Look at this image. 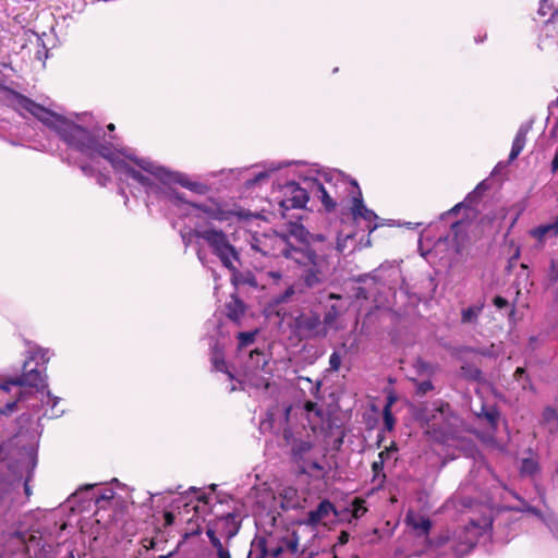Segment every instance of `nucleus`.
Listing matches in <instances>:
<instances>
[{
	"label": "nucleus",
	"mask_w": 558,
	"mask_h": 558,
	"mask_svg": "<svg viewBox=\"0 0 558 558\" xmlns=\"http://www.w3.org/2000/svg\"><path fill=\"white\" fill-rule=\"evenodd\" d=\"M252 247L265 256H283L293 260L299 267V281L307 289L325 284L335 271V266L326 253L306 243L293 246L286 235L257 240Z\"/></svg>",
	"instance_id": "1"
},
{
	"label": "nucleus",
	"mask_w": 558,
	"mask_h": 558,
	"mask_svg": "<svg viewBox=\"0 0 558 558\" xmlns=\"http://www.w3.org/2000/svg\"><path fill=\"white\" fill-rule=\"evenodd\" d=\"M191 235L202 239L208 245L211 253L219 258L222 266L230 270L233 276L239 272L234 262L240 260V254L234 245L231 244L223 230L196 225L191 231Z\"/></svg>",
	"instance_id": "2"
},
{
	"label": "nucleus",
	"mask_w": 558,
	"mask_h": 558,
	"mask_svg": "<svg viewBox=\"0 0 558 558\" xmlns=\"http://www.w3.org/2000/svg\"><path fill=\"white\" fill-rule=\"evenodd\" d=\"M1 89L7 95L5 100L8 106L16 111L20 116H24V111L28 112L41 123L52 129L57 134L59 133V128L61 124H63V122H65L66 118L47 109L43 105L34 101L33 99L11 87L2 85Z\"/></svg>",
	"instance_id": "3"
},
{
	"label": "nucleus",
	"mask_w": 558,
	"mask_h": 558,
	"mask_svg": "<svg viewBox=\"0 0 558 558\" xmlns=\"http://www.w3.org/2000/svg\"><path fill=\"white\" fill-rule=\"evenodd\" d=\"M59 137L71 148L90 155V147L96 134L70 120L59 128Z\"/></svg>",
	"instance_id": "4"
},
{
	"label": "nucleus",
	"mask_w": 558,
	"mask_h": 558,
	"mask_svg": "<svg viewBox=\"0 0 558 558\" xmlns=\"http://www.w3.org/2000/svg\"><path fill=\"white\" fill-rule=\"evenodd\" d=\"M291 329L299 340L325 338L328 333V329L323 325L319 314L313 311L301 312L295 316Z\"/></svg>",
	"instance_id": "5"
},
{
	"label": "nucleus",
	"mask_w": 558,
	"mask_h": 558,
	"mask_svg": "<svg viewBox=\"0 0 558 558\" xmlns=\"http://www.w3.org/2000/svg\"><path fill=\"white\" fill-rule=\"evenodd\" d=\"M171 197L175 198L179 202L186 203L191 207L196 208L204 214H206L210 219L217 220V221H228L232 218L236 217L239 219H247L251 215L241 209V210H232V209H225L219 203H216L214 201H210L209 203H189L184 199L183 195L173 192L171 193Z\"/></svg>",
	"instance_id": "6"
},
{
	"label": "nucleus",
	"mask_w": 558,
	"mask_h": 558,
	"mask_svg": "<svg viewBox=\"0 0 558 558\" xmlns=\"http://www.w3.org/2000/svg\"><path fill=\"white\" fill-rule=\"evenodd\" d=\"M35 360V354H32L23 363L22 374L20 376L10 378L8 383L19 387H29L36 390H44L47 387L45 371L46 367H32V362Z\"/></svg>",
	"instance_id": "7"
},
{
	"label": "nucleus",
	"mask_w": 558,
	"mask_h": 558,
	"mask_svg": "<svg viewBox=\"0 0 558 558\" xmlns=\"http://www.w3.org/2000/svg\"><path fill=\"white\" fill-rule=\"evenodd\" d=\"M350 184L354 189L351 198L350 214L353 220L363 219L366 222V229L369 233L378 228L376 220L378 216L369 208H367L363 201L362 191L355 180H351Z\"/></svg>",
	"instance_id": "8"
},
{
	"label": "nucleus",
	"mask_w": 558,
	"mask_h": 558,
	"mask_svg": "<svg viewBox=\"0 0 558 558\" xmlns=\"http://www.w3.org/2000/svg\"><path fill=\"white\" fill-rule=\"evenodd\" d=\"M310 199L306 189L296 182H289L283 187V198L279 202L281 215L286 217V213L290 209L304 208Z\"/></svg>",
	"instance_id": "9"
},
{
	"label": "nucleus",
	"mask_w": 558,
	"mask_h": 558,
	"mask_svg": "<svg viewBox=\"0 0 558 558\" xmlns=\"http://www.w3.org/2000/svg\"><path fill=\"white\" fill-rule=\"evenodd\" d=\"M207 529L226 538V543L229 544V542L239 533L241 529V520L238 513L229 512L209 521Z\"/></svg>",
	"instance_id": "10"
},
{
	"label": "nucleus",
	"mask_w": 558,
	"mask_h": 558,
	"mask_svg": "<svg viewBox=\"0 0 558 558\" xmlns=\"http://www.w3.org/2000/svg\"><path fill=\"white\" fill-rule=\"evenodd\" d=\"M331 514L338 517L336 506L329 499H323L316 509L307 512L304 524L311 527H316L319 524L326 525V519Z\"/></svg>",
	"instance_id": "11"
},
{
	"label": "nucleus",
	"mask_w": 558,
	"mask_h": 558,
	"mask_svg": "<svg viewBox=\"0 0 558 558\" xmlns=\"http://www.w3.org/2000/svg\"><path fill=\"white\" fill-rule=\"evenodd\" d=\"M165 182H175L181 186L199 195H204L209 191V187L206 184L197 181H192L189 179L187 175L180 172H170V178H166Z\"/></svg>",
	"instance_id": "12"
},
{
	"label": "nucleus",
	"mask_w": 558,
	"mask_h": 558,
	"mask_svg": "<svg viewBox=\"0 0 558 558\" xmlns=\"http://www.w3.org/2000/svg\"><path fill=\"white\" fill-rule=\"evenodd\" d=\"M210 362L214 371L226 373L230 380L234 379L233 373L227 366L223 349L218 342L211 347Z\"/></svg>",
	"instance_id": "13"
},
{
	"label": "nucleus",
	"mask_w": 558,
	"mask_h": 558,
	"mask_svg": "<svg viewBox=\"0 0 558 558\" xmlns=\"http://www.w3.org/2000/svg\"><path fill=\"white\" fill-rule=\"evenodd\" d=\"M246 306L244 302L235 294H232L230 300L226 303V315L227 317L239 324L244 316Z\"/></svg>",
	"instance_id": "14"
},
{
	"label": "nucleus",
	"mask_w": 558,
	"mask_h": 558,
	"mask_svg": "<svg viewBox=\"0 0 558 558\" xmlns=\"http://www.w3.org/2000/svg\"><path fill=\"white\" fill-rule=\"evenodd\" d=\"M312 189L315 192L316 196L322 202L324 209L326 213H332L335 211L337 207V203L333 201V198L329 195L323 183H320L318 180L312 181Z\"/></svg>",
	"instance_id": "15"
},
{
	"label": "nucleus",
	"mask_w": 558,
	"mask_h": 558,
	"mask_svg": "<svg viewBox=\"0 0 558 558\" xmlns=\"http://www.w3.org/2000/svg\"><path fill=\"white\" fill-rule=\"evenodd\" d=\"M113 165H114V167H119L121 170H123L128 177L132 178L133 180L138 182L141 185H143L145 187L153 186V182L148 177L144 175L142 172L134 169L133 167L128 165L125 161L121 160V161L114 162Z\"/></svg>",
	"instance_id": "16"
},
{
	"label": "nucleus",
	"mask_w": 558,
	"mask_h": 558,
	"mask_svg": "<svg viewBox=\"0 0 558 558\" xmlns=\"http://www.w3.org/2000/svg\"><path fill=\"white\" fill-rule=\"evenodd\" d=\"M529 133V129L526 126H521L513 140L511 151L509 154V160L513 161L518 158V156L522 153L524 149L525 143H526V136Z\"/></svg>",
	"instance_id": "17"
},
{
	"label": "nucleus",
	"mask_w": 558,
	"mask_h": 558,
	"mask_svg": "<svg viewBox=\"0 0 558 558\" xmlns=\"http://www.w3.org/2000/svg\"><path fill=\"white\" fill-rule=\"evenodd\" d=\"M313 449V444L310 440L296 439L291 445V457L294 462L303 461L304 456Z\"/></svg>",
	"instance_id": "18"
},
{
	"label": "nucleus",
	"mask_w": 558,
	"mask_h": 558,
	"mask_svg": "<svg viewBox=\"0 0 558 558\" xmlns=\"http://www.w3.org/2000/svg\"><path fill=\"white\" fill-rule=\"evenodd\" d=\"M466 227L468 223L465 221H457L452 223L451 231L453 233V241L456 243V252L461 253L464 246V238L466 236Z\"/></svg>",
	"instance_id": "19"
},
{
	"label": "nucleus",
	"mask_w": 558,
	"mask_h": 558,
	"mask_svg": "<svg viewBox=\"0 0 558 558\" xmlns=\"http://www.w3.org/2000/svg\"><path fill=\"white\" fill-rule=\"evenodd\" d=\"M460 371H461V376L469 381H475V383L484 381V376H483L482 371L473 364L465 362L461 365Z\"/></svg>",
	"instance_id": "20"
},
{
	"label": "nucleus",
	"mask_w": 558,
	"mask_h": 558,
	"mask_svg": "<svg viewBox=\"0 0 558 558\" xmlns=\"http://www.w3.org/2000/svg\"><path fill=\"white\" fill-rule=\"evenodd\" d=\"M136 163L146 172H149L154 177L158 178L162 182L166 181V178H170V171L166 170L162 167H156L151 162L146 161L144 159L136 160Z\"/></svg>",
	"instance_id": "21"
},
{
	"label": "nucleus",
	"mask_w": 558,
	"mask_h": 558,
	"mask_svg": "<svg viewBox=\"0 0 558 558\" xmlns=\"http://www.w3.org/2000/svg\"><path fill=\"white\" fill-rule=\"evenodd\" d=\"M558 234V225H542L531 230V235L542 242L546 236H555Z\"/></svg>",
	"instance_id": "22"
},
{
	"label": "nucleus",
	"mask_w": 558,
	"mask_h": 558,
	"mask_svg": "<svg viewBox=\"0 0 558 558\" xmlns=\"http://www.w3.org/2000/svg\"><path fill=\"white\" fill-rule=\"evenodd\" d=\"M477 415L480 417L485 418L492 428H494V429L497 428L500 413L496 407L482 405L481 412Z\"/></svg>",
	"instance_id": "23"
},
{
	"label": "nucleus",
	"mask_w": 558,
	"mask_h": 558,
	"mask_svg": "<svg viewBox=\"0 0 558 558\" xmlns=\"http://www.w3.org/2000/svg\"><path fill=\"white\" fill-rule=\"evenodd\" d=\"M94 154H97L102 158L112 161V153L110 147L107 144L101 143L98 135L95 136L90 147V155L87 156L93 157Z\"/></svg>",
	"instance_id": "24"
},
{
	"label": "nucleus",
	"mask_w": 558,
	"mask_h": 558,
	"mask_svg": "<svg viewBox=\"0 0 558 558\" xmlns=\"http://www.w3.org/2000/svg\"><path fill=\"white\" fill-rule=\"evenodd\" d=\"M385 462L386 461L378 458V460L372 463V482L375 483L377 487H383L386 482V474L384 472Z\"/></svg>",
	"instance_id": "25"
},
{
	"label": "nucleus",
	"mask_w": 558,
	"mask_h": 558,
	"mask_svg": "<svg viewBox=\"0 0 558 558\" xmlns=\"http://www.w3.org/2000/svg\"><path fill=\"white\" fill-rule=\"evenodd\" d=\"M539 472V464L533 458H524L522 459L520 466V474L522 476H534Z\"/></svg>",
	"instance_id": "26"
},
{
	"label": "nucleus",
	"mask_w": 558,
	"mask_h": 558,
	"mask_svg": "<svg viewBox=\"0 0 558 558\" xmlns=\"http://www.w3.org/2000/svg\"><path fill=\"white\" fill-rule=\"evenodd\" d=\"M483 308L484 303H480L478 305L469 306L468 308L462 310L461 322L463 324L475 323Z\"/></svg>",
	"instance_id": "27"
},
{
	"label": "nucleus",
	"mask_w": 558,
	"mask_h": 558,
	"mask_svg": "<svg viewBox=\"0 0 558 558\" xmlns=\"http://www.w3.org/2000/svg\"><path fill=\"white\" fill-rule=\"evenodd\" d=\"M414 368L416 369L417 374L420 376H432L435 374V366L433 364H430L429 362L418 357L416 359L415 363H414Z\"/></svg>",
	"instance_id": "28"
},
{
	"label": "nucleus",
	"mask_w": 558,
	"mask_h": 558,
	"mask_svg": "<svg viewBox=\"0 0 558 558\" xmlns=\"http://www.w3.org/2000/svg\"><path fill=\"white\" fill-rule=\"evenodd\" d=\"M257 335V330L254 331H242L238 333V348L242 350L243 348L248 347L255 341Z\"/></svg>",
	"instance_id": "29"
},
{
	"label": "nucleus",
	"mask_w": 558,
	"mask_h": 558,
	"mask_svg": "<svg viewBox=\"0 0 558 558\" xmlns=\"http://www.w3.org/2000/svg\"><path fill=\"white\" fill-rule=\"evenodd\" d=\"M365 504L366 501L363 498H354L352 501V517L354 519H360L367 512Z\"/></svg>",
	"instance_id": "30"
},
{
	"label": "nucleus",
	"mask_w": 558,
	"mask_h": 558,
	"mask_svg": "<svg viewBox=\"0 0 558 558\" xmlns=\"http://www.w3.org/2000/svg\"><path fill=\"white\" fill-rule=\"evenodd\" d=\"M412 526L414 530L420 531L422 535H427L432 529V521L429 518L421 517L412 523Z\"/></svg>",
	"instance_id": "31"
},
{
	"label": "nucleus",
	"mask_w": 558,
	"mask_h": 558,
	"mask_svg": "<svg viewBox=\"0 0 558 558\" xmlns=\"http://www.w3.org/2000/svg\"><path fill=\"white\" fill-rule=\"evenodd\" d=\"M413 383L415 384V391L417 396H425L434 389V385L429 379L422 381L413 379Z\"/></svg>",
	"instance_id": "32"
},
{
	"label": "nucleus",
	"mask_w": 558,
	"mask_h": 558,
	"mask_svg": "<svg viewBox=\"0 0 558 558\" xmlns=\"http://www.w3.org/2000/svg\"><path fill=\"white\" fill-rule=\"evenodd\" d=\"M339 312L336 305H331L328 312L324 315V319L322 320L325 328L331 326L338 318Z\"/></svg>",
	"instance_id": "33"
},
{
	"label": "nucleus",
	"mask_w": 558,
	"mask_h": 558,
	"mask_svg": "<svg viewBox=\"0 0 558 558\" xmlns=\"http://www.w3.org/2000/svg\"><path fill=\"white\" fill-rule=\"evenodd\" d=\"M384 429L391 432L395 428L396 420L392 411L388 408L383 409Z\"/></svg>",
	"instance_id": "34"
},
{
	"label": "nucleus",
	"mask_w": 558,
	"mask_h": 558,
	"mask_svg": "<svg viewBox=\"0 0 558 558\" xmlns=\"http://www.w3.org/2000/svg\"><path fill=\"white\" fill-rule=\"evenodd\" d=\"M202 533L201 525L197 523V521L189 520L187 527L185 531V537H194L198 536Z\"/></svg>",
	"instance_id": "35"
},
{
	"label": "nucleus",
	"mask_w": 558,
	"mask_h": 558,
	"mask_svg": "<svg viewBox=\"0 0 558 558\" xmlns=\"http://www.w3.org/2000/svg\"><path fill=\"white\" fill-rule=\"evenodd\" d=\"M341 366V355L338 352H332L329 356V368L330 372H338Z\"/></svg>",
	"instance_id": "36"
},
{
	"label": "nucleus",
	"mask_w": 558,
	"mask_h": 558,
	"mask_svg": "<svg viewBox=\"0 0 558 558\" xmlns=\"http://www.w3.org/2000/svg\"><path fill=\"white\" fill-rule=\"evenodd\" d=\"M206 534H207V536H208V538H209V542H210L211 546H213L216 550H218V548H220V549H221V548L226 547V546L221 543V541H220V538H219V536H218L219 534L215 533L214 531H211V530H209V529H206Z\"/></svg>",
	"instance_id": "37"
},
{
	"label": "nucleus",
	"mask_w": 558,
	"mask_h": 558,
	"mask_svg": "<svg viewBox=\"0 0 558 558\" xmlns=\"http://www.w3.org/2000/svg\"><path fill=\"white\" fill-rule=\"evenodd\" d=\"M397 451H398V446H397L396 441H391V444L388 447H385V449L378 453V458L386 461L387 459H389L391 453L397 452Z\"/></svg>",
	"instance_id": "38"
},
{
	"label": "nucleus",
	"mask_w": 558,
	"mask_h": 558,
	"mask_svg": "<svg viewBox=\"0 0 558 558\" xmlns=\"http://www.w3.org/2000/svg\"><path fill=\"white\" fill-rule=\"evenodd\" d=\"M9 494V484L0 482V511L5 508V499Z\"/></svg>",
	"instance_id": "39"
},
{
	"label": "nucleus",
	"mask_w": 558,
	"mask_h": 558,
	"mask_svg": "<svg viewBox=\"0 0 558 558\" xmlns=\"http://www.w3.org/2000/svg\"><path fill=\"white\" fill-rule=\"evenodd\" d=\"M257 547L259 548V553L254 556L253 551L251 550L248 553L247 558H266V555H267L266 542L264 539H260L257 544Z\"/></svg>",
	"instance_id": "40"
},
{
	"label": "nucleus",
	"mask_w": 558,
	"mask_h": 558,
	"mask_svg": "<svg viewBox=\"0 0 558 558\" xmlns=\"http://www.w3.org/2000/svg\"><path fill=\"white\" fill-rule=\"evenodd\" d=\"M286 549L291 554H295L299 550V538L295 534L286 542Z\"/></svg>",
	"instance_id": "41"
},
{
	"label": "nucleus",
	"mask_w": 558,
	"mask_h": 558,
	"mask_svg": "<svg viewBox=\"0 0 558 558\" xmlns=\"http://www.w3.org/2000/svg\"><path fill=\"white\" fill-rule=\"evenodd\" d=\"M459 352L462 354L474 353V354H481L483 356L489 355L488 350H481V349H475V348H471V347H463V348L459 349Z\"/></svg>",
	"instance_id": "42"
},
{
	"label": "nucleus",
	"mask_w": 558,
	"mask_h": 558,
	"mask_svg": "<svg viewBox=\"0 0 558 558\" xmlns=\"http://www.w3.org/2000/svg\"><path fill=\"white\" fill-rule=\"evenodd\" d=\"M268 177H269L268 173L259 172L253 179L247 180L245 184H246L247 187H251V186L259 183L260 181H264V180L268 179Z\"/></svg>",
	"instance_id": "43"
},
{
	"label": "nucleus",
	"mask_w": 558,
	"mask_h": 558,
	"mask_svg": "<svg viewBox=\"0 0 558 558\" xmlns=\"http://www.w3.org/2000/svg\"><path fill=\"white\" fill-rule=\"evenodd\" d=\"M295 293L294 287H288L282 294L277 298V302H287Z\"/></svg>",
	"instance_id": "44"
},
{
	"label": "nucleus",
	"mask_w": 558,
	"mask_h": 558,
	"mask_svg": "<svg viewBox=\"0 0 558 558\" xmlns=\"http://www.w3.org/2000/svg\"><path fill=\"white\" fill-rule=\"evenodd\" d=\"M543 415H544L545 421H547V422L553 421V420H558V412L554 408H550V407H547L544 410Z\"/></svg>",
	"instance_id": "45"
},
{
	"label": "nucleus",
	"mask_w": 558,
	"mask_h": 558,
	"mask_svg": "<svg viewBox=\"0 0 558 558\" xmlns=\"http://www.w3.org/2000/svg\"><path fill=\"white\" fill-rule=\"evenodd\" d=\"M282 437L286 444L290 446L293 444L294 440H296L293 436V432L289 427L283 428Z\"/></svg>",
	"instance_id": "46"
},
{
	"label": "nucleus",
	"mask_w": 558,
	"mask_h": 558,
	"mask_svg": "<svg viewBox=\"0 0 558 558\" xmlns=\"http://www.w3.org/2000/svg\"><path fill=\"white\" fill-rule=\"evenodd\" d=\"M17 401L8 402L4 408L0 409V415H9L15 411Z\"/></svg>",
	"instance_id": "47"
},
{
	"label": "nucleus",
	"mask_w": 558,
	"mask_h": 558,
	"mask_svg": "<svg viewBox=\"0 0 558 558\" xmlns=\"http://www.w3.org/2000/svg\"><path fill=\"white\" fill-rule=\"evenodd\" d=\"M493 304H494L497 308L501 310V308H506V307H508L509 302H508V300H507V299H505L504 296L497 295V296H495V298H494V300H493Z\"/></svg>",
	"instance_id": "48"
},
{
	"label": "nucleus",
	"mask_w": 558,
	"mask_h": 558,
	"mask_svg": "<svg viewBox=\"0 0 558 558\" xmlns=\"http://www.w3.org/2000/svg\"><path fill=\"white\" fill-rule=\"evenodd\" d=\"M354 296L357 300H368V292L364 287H357L354 291Z\"/></svg>",
	"instance_id": "49"
},
{
	"label": "nucleus",
	"mask_w": 558,
	"mask_h": 558,
	"mask_svg": "<svg viewBox=\"0 0 558 558\" xmlns=\"http://www.w3.org/2000/svg\"><path fill=\"white\" fill-rule=\"evenodd\" d=\"M549 277L554 281L558 280V263L556 264V262L554 259L550 263Z\"/></svg>",
	"instance_id": "50"
},
{
	"label": "nucleus",
	"mask_w": 558,
	"mask_h": 558,
	"mask_svg": "<svg viewBox=\"0 0 558 558\" xmlns=\"http://www.w3.org/2000/svg\"><path fill=\"white\" fill-rule=\"evenodd\" d=\"M174 519H175V517L171 511H166L163 513V520H165L163 525L166 527L172 525L174 523Z\"/></svg>",
	"instance_id": "51"
},
{
	"label": "nucleus",
	"mask_w": 558,
	"mask_h": 558,
	"mask_svg": "<svg viewBox=\"0 0 558 558\" xmlns=\"http://www.w3.org/2000/svg\"><path fill=\"white\" fill-rule=\"evenodd\" d=\"M350 534L347 531H341L338 536L337 545L343 546L349 542Z\"/></svg>",
	"instance_id": "52"
},
{
	"label": "nucleus",
	"mask_w": 558,
	"mask_h": 558,
	"mask_svg": "<svg viewBox=\"0 0 558 558\" xmlns=\"http://www.w3.org/2000/svg\"><path fill=\"white\" fill-rule=\"evenodd\" d=\"M217 553V557L218 558H231V554H230V550L228 548V544L226 545V547L223 548H218V550H216Z\"/></svg>",
	"instance_id": "53"
},
{
	"label": "nucleus",
	"mask_w": 558,
	"mask_h": 558,
	"mask_svg": "<svg viewBox=\"0 0 558 558\" xmlns=\"http://www.w3.org/2000/svg\"><path fill=\"white\" fill-rule=\"evenodd\" d=\"M10 378L11 377L0 378V389H2L4 391L10 390V386H13L12 384L8 383Z\"/></svg>",
	"instance_id": "54"
},
{
	"label": "nucleus",
	"mask_w": 558,
	"mask_h": 558,
	"mask_svg": "<svg viewBox=\"0 0 558 558\" xmlns=\"http://www.w3.org/2000/svg\"><path fill=\"white\" fill-rule=\"evenodd\" d=\"M525 375V368L524 367H518L513 373V378L515 380H520Z\"/></svg>",
	"instance_id": "55"
},
{
	"label": "nucleus",
	"mask_w": 558,
	"mask_h": 558,
	"mask_svg": "<svg viewBox=\"0 0 558 558\" xmlns=\"http://www.w3.org/2000/svg\"><path fill=\"white\" fill-rule=\"evenodd\" d=\"M396 401H397V398L393 395H389L387 397V401H386V404L384 408H388L389 410H391V408Z\"/></svg>",
	"instance_id": "56"
},
{
	"label": "nucleus",
	"mask_w": 558,
	"mask_h": 558,
	"mask_svg": "<svg viewBox=\"0 0 558 558\" xmlns=\"http://www.w3.org/2000/svg\"><path fill=\"white\" fill-rule=\"evenodd\" d=\"M304 409L307 411V412H312V411H315L317 409V403L313 402V401H306L305 404H304Z\"/></svg>",
	"instance_id": "57"
},
{
	"label": "nucleus",
	"mask_w": 558,
	"mask_h": 558,
	"mask_svg": "<svg viewBox=\"0 0 558 558\" xmlns=\"http://www.w3.org/2000/svg\"><path fill=\"white\" fill-rule=\"evenodd\" d=\"M551 171L554 173L558 171V151H556L554 159L551 161Z\"/></svg>",
	"instance_id": "58"
},
{
	"label": "nucleus",
	"mask_w": 558,
	"mask_h": 558,
	"mask_svg": "<svg viewBox=\"0 0 558 558\" xmlns=\"http://www.w3.org/2000/svg\"><path fill=\"white\" fill-rule=\"evenodd\" d=\"M282 551H283V547L282 546H278V547L274 548L271 550V556H272L271 558H278L281 555Z\"/></svg>",
	"instance_id": "59"
},
{
	"label": "nucleus",
	"mask_w": 558,
	"mask_h": 558,
	"mask_svg": "<svg viewBox=\"0 0 558 558\" xmlns=\"http://www.w3.org/2000/svg\"><path fill=\"white\" fill-rule=\"evenodd\" d=\"M81 169L86 175L93 174V168L89 165H83L81 166Z\"/></svg>",
	"instance_id": "60"
},
{
	"label": "nucleus",
	"mask_w": 558,
	"mask_h": 558,
	"mask_svg": "<svg viewBox=\"0 0 558 558\" xmlns=\"http://www.w3.org/2000/svg\"><path fill=\"white\" fill-rule=\"evenodd\" d=\"M268 276L271 277L276 281L281 279V274L279 271H269Z\"/></svg>",
	"instance_id": "61"
},
{
	"label": "nucleus",
	"mask_w": 558,
	"mask_h": 558,
	"mask_svg": "<svg viewBox=\"0 0 558 558\" xmlns=\"http://www.w3.org/2000/svg\"><path fill=\"white\" fill-rule=\"evenodd\" d=\"M384 439H385V435L383 433H378L377 441H376V447L377 448L381 447Z\"/></svg>",
	"instance_id": "62"
},
{
	"label": "nucleus",
	"mask_w": 558,
	"mask_h": 558,
	"mask_svg": "<svg viewBox=\"0 0 558 558\" xmlns=\"http://www.w3.org/2000/svg\"><path fill=\"white\" fill-rule=\"evenodd\" d=\"M107 181H109V177L104 175V174H99V177H98V183H99L100 185L105 186Z\"/></svg>",
	"instance_id": "63"
},
{
	"label": "nucleus",
	"mask_w": 558,
	"mask_h": 558,
	"mask_svg": "<svg viewBox=\"0 0 558 558\" xmlns=\"http://www.w3.org/2000/svg\"><path fill=\"white\" fill-rule=\"evenodd\" d=\"M311 468H312L313 470H316V471H322V470H323V466H322L318 462H313V463L311 464Z\"/></svg>",
	"instance_id": "64"
}]
</instances>
